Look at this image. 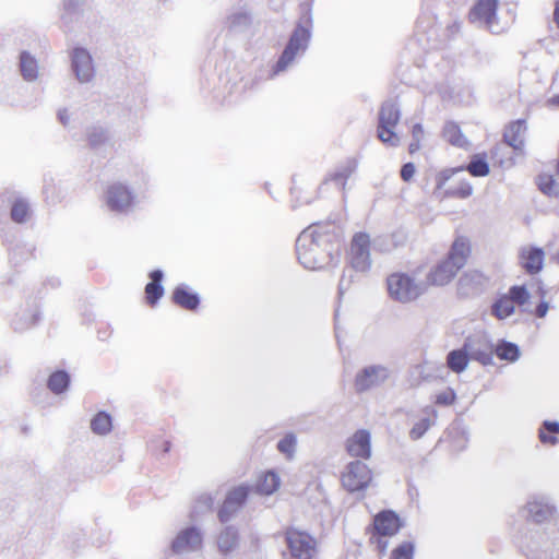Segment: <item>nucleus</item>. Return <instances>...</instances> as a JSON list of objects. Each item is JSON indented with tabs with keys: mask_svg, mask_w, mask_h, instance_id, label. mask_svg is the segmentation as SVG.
Segmentation results:
<instances>
[{
	"mask_svg": "<svg viewBox=\"0 0 559 559\" xmlns=\"http://www.w3.org/2000/svg\"><path fill=\"white\" fill-rule=\"evenodd\" d=\"M546 295V292L544 289H540V296L544 298Z\"/></svg>",
	"mask_w": 559,
	"mask_h": 559,
	"instance_id": "3c124183",
	"label": "nucleus"
},
{
	"mask_svg": "<svg viewBox=\"0 0 559 559\" xmlns=\"http://www.w3.org/2000/svg\"><path fill=\"white\" fill-rule=\"evenodd\" d=\"M554 21L556 23V25L558 26L559 28V0L556 1L555 3V9H554Z\"/></svg>",
	"mask_w": 559,
	"mask_h": 559,
	"instance_id": "8fccbe9b",
	"label": "nucleus"
},
{
	"mask_svg": "<svg viewBox=\"0 0 559 559\" xmlns=\"http://www.w3.org/2000/svg\"><path fill=\"white\" fill-rule=\"evenodd\" d=\"M454 275V245L449 250L447 258L435 265L428 276L427 285L443 286L451 282Z\"/></svg>",
	"mask_w": 559,
	"mask_h": 559,
	"instance_id": "f8f14e48",
	"label": "nucleus"
},
{
	"mask_svg": "<svg viewBox=\"0 0 559 559\" xmlns=\"http://www.w3.org/2000/svg\"><path fill=\"white\" fill-rule=\"evenodd\" d=\"M495 353L500 359L509 361H514L519 357L518 346L509 342H502L501 344L497 345Z\"/></svg>",
	"mask_w": 559,
	"mask_h": 559,
	"instance_id": "c9c22d12",
	"label": "nucleus"
},
{
	"mask_svg": "<svg viewBox=\"0 0 559 559\" xmlns=\"http://www.w3.org/2000/svg\"><path fill=\"white\" fill-rule=\"evenodd\" d=\"M249 493V487L239 486L231 489L218 511L221 522H227L230 516L245 503Z\"/></svg>",
	"mask_w": 559,
	"mask_h": 559,
	"instance_id": "f3484780",
	"label": "nucleus"
},
{
	"mask_svg": "<svg viewBox=\"0 0 559 559\" xmlns=\"http://www.w3.org/2000/svg\"><path fill=\"white\" fill-rule=\"evenodd\" d=\"M402 527V519L392 510H382L373 516L366 533L369 535V543L374 546L380 557L386 554L389 544L385 538L396 535Z\"/></svg>",
	"mask_w": 559,
	"mask_h": 559,
	"instance_id": "f257e3e1",
	"label": "nucleus"
},
{
	"mask_svg": "<svg viewBox=\"0 0 559 559\" xmlns=\"http://www.w3.org/2000/svg\"><path fill=\"white\" fill-rule=\"evenodd\" d=\"M20 67L22 75L25 80L32 81L37 78V62L36 60L27 52H22L20 57Z\"/></svg>",
	"mask_w": 559,
	"mask_h": 559,
	"instance_id": "2f4dec72",
	"label": "nucleus"
},
{
	"mask_svg": "<svg viewBox=\"0 0 559 559\" xmlns=\"http://www.w3.org/2000/svg\"><path fill=\"white\" fill-rule=\"evenodd\" d=\"M342 487L350 492L365 491L373 481L372 469L364 462H349L341 473Z\"/></svg>",
	"mask_w": 559,
	"mask_h": 559,
	"instance_id": "39448f33",
	"label": "nucleus"
},
{
	"mask_svg": "<svg viewBox=\"0 0 559 559\" xmlns=\"http://www.w3.org/2000/svg\"><path fill=\"white\" fill-rule=\"evenodd\" d=\"M370 248L371 240L367 233H356L347 251V259L350 266L359 272H366L370 269Z\"/></svg>",
	"mask_w": 559,
	"mask_h": 559,
	"instance_id": "9d476101",
	"label": "nucleus"
},
{
	"mask_svg": "<svg viewBox=\"0 0 559 559\" xmlns=\"http://www.w3.org/2000/svg\"><path fill=\"white\" fill-rule=\"evenodd\" d=\"M31 215L28 203L22 199L13 202L11 207V218L17 224L25 223Z\"/></svg>",
	"mask_w": 559,
	"mask_h": 559,
	"instance_id": "72a5a7b5",
	"label": "nucleus"
},
{
	"mask_svg": "<svg viewBox=\"0 0 559 559\" xmlns=\"http://www.w3.org/2000/svg\"><path fill=\"white\" fill-rule=\"evenodd\" d=\"M493 349L489 342L480 336L469 337L462 349L456 350V372H461L469 359L483 365L491 362Z\"/></svg>",
	"mask_w": 559,
	"mask_h": 559,
	"instance_id": "423d86ee",
	"label": "nucleus"
},
{
	"mask_svg": "<svg viewBox=\"0 0 559 559\" xmlns=\"http://www.w3.org/2000/svg\"><path fill=\"white\" fill-rule=\"evenodd\" d=\"M73 71L81 82H88L94 76L92 57L87 50L75 48L71 55Z\"/></svg>",
	"mask_w": 559,
	"mask_h": 559,
	"instance_id": "a211bd4d",
	"label": "nucleus"
},
{
	"mask_svg": "<svg viewBox=\"0 0 559 559\" xmlns=\"http://www.w3.org/2000/svg\"><path fill=\"white\" fill-rule=\"evenodd\" d=\"M455 141H456V145H459L460 144V139H459L457 134H456Z\"/></svg>",
	"mask_w": 559,
	"mask_h": 559,
	"instance_id": "603ef678",
	"label": "nucleus"
},
{
	"mask_svg": "<svg viewBox=\"0 0 559 559\" xmlns=\"http://www.w3.org/2000/svg\"><path fill=\"white\" fill-rule=\"evenodd\" d=\"M473 192V187L469 183H461L459 188H456V197L466 198L469 197Z\"/></svg>",
	"mask_w": 559,
	"mask_h": 559,
	"instance_id": "49530a36",
	"label": "nucleus"
},
{
	"mask_svg": "<svg viewBox=\"0 0 559 559\" xmlns=\"http://www.w3.org/2000/svg\"><path fill=\"white\" fill-rule=\"evenodd\" d=\"M500 0H476L468 11V22L485 27L492 34H500L504 27L500 25L498 9Z\"/></svg>",
	"mask_w": 559,
	"mask_h": 559,
	"instance_id": "20e7f679",
	"label": "nucleus"
},
{
	"mask_svg": "<svg viewBox=\"0 0 559 559\" xmlns=\"http://www.w3.org/2000/svg\"><path fill=\"white\" fill-rule=\"evenodd\" d=\"M171 300L178 307L189 311L197 310L200 305L199 296L186 285H179L174 289Z\"/></svg>",
	"mask_w": 559,
	"mask_h": 559,
	"instance_id": "4be33fe9",
	"label": "nucleus"
},
{
	"mask_svg": "<svg viewBox=\"0 0 559 559\" xmlns=\"http://www.w3.org/2000/svg\"><path fill=\"white\" fill-rule=\"evenodd\" d=\"M385 284L389 297L401 304L415 301L425 293V286L404 272L391 273Z\"/></svg>",
	"mask_w": 559,
	"mask_h": 559,
	"instance_id": "7ed1b4c3",
	"label": "nucleus"
},
{
	"mask_svg": "<svg viewBox=\"0 0 559 559\" xmlns=\"http://www.w3.org/2000/svg\"><path fill=\"white\" fill-rule=\"evenodd\" d=\"M416 168L413 163H406L401 168V178L403 181L408 182L413 179Z\"/></svg>",
	"mask_w": 559,
	"mask_h": 559,
	"instance_id": "c03bdc74",
	"label": "nucleus"
},
{
	"mask_svg": "<svg viewBox=\"0 0 559 559\" xmlns=\"http://www.w3.org/2000/svg\"><path fill=\"white\" fill-rule=\"evenodd\" d=\"M538 438L543 444H557L559 442V424L556 421H544L539 429Z\"/></svg>",
	"mask_w": 559,
	"mask_h": 559,
	"instance_id": "c85d7f7f",
	"label": "nucleus"
},
{
	"mask_svg": "<svg viewBox=\"0 0 559 559\" xmlns=\"http://www.w3.org/2000/svg\"><path fill=\"white\" fill-rule=\"evenodd\" d=\"M310 33L308 28L298 25L292 34L289 41L276 63V71H283L295 59L296 55L306 49Z\"/></svg>",
	"mask_w": 559,
	"mask_h": 559,
	"instance_id": "9b49d317",
	"label": "nucleus"
},
{
	"mask_svg": "<svg viewBox=\"0 0 559 559\" xmlns=\"http://www.w3.org/2000/svg\"><path fill=\"white\" fill-rule=\"evenodd\" d=\"M555 103L559 104V96L554 99Z\"/></svg>",
	"mask_w": 559,
	"mask_h": 559,
	"instance_id": "864d4df0",
	"label": "nucleus"
},
{
	"mask_svg": "<svg viewBox=\"0 0 559 559\" xmlns=\"http://www.w3.org/2000/svg\"><path fill=\"white\" fill-rule=\"evenodd\" d=\"M69 382V374L66 371L59 370L50 374L47 385L50 391L60 394L68 389Z\"/></svg>",
	"mask_w": 559,
	"mask_h": 559,
	"instance_id": "7c9ffc66",
	"label": "nucleus"
},
{
	"mask_svg": "<svg viewBox=\"0 0 559 559\" xmlns=\"http://www.w3.org/2000/svg\"><path fill=\"white\" fill-rule=\"evenodd\" d=\"M148 276L151 282L145 285V301L148 306L154 307L164 295V287L162 286L163 273L159 270H154Z\"/></svg>",
	"mask_w": 559,
	"mask_h": 559,
	"instance_id": "5701e85b",
	"label": "nucleus"
},
{
	"mask_svg": "<svg viewBox=\"0 0 559 559\" xmlns=\"http://www.w3.org/2000/svg\"><path fill=\"white\" fill-rule=\"evenodd\" d=\"M412 141L408 145V153L411 155L417 153L421 148V144L425 138V131L420 123H415L411 129Z\"/></svg>",
	"mask_w": 559,
	"mask_h": 559,
	"instance_id": "e433bc0d",
	"label": "nucleus"
},
{
	"mask_svg": "<svg viewBox=\"0 0 559 559\" xmlns=\"http://www.w3.org/2000/svg\"><path fill=\"white\" fill-rule=\"evenodd\" d=\"M459 170H466L474 177H485L490 171L485 154L474 155L466 167L456 168V171Z\"/></svg>",
	"mask_w": 559,
	"mask_h": 559,
	"instance_id": "bb28decb",
	"label": "nucleus"
},
{
	"mask_svg": "<svg viewBox=\"0 0 559 559\" xmlns=\"http://www.w3.org/2000/svg\"><path fill=\"white\" fill-rule=\"evenodd\" d=\"M548 309H549L548 302L542 301L540 304L537 305V307L535 309V316L537 318H544L547 314Z\"/></svg>",
	"mask_w": 559,
	"mask_h": 559,
	"instance_id": "de8ad7c7",
	"label": "nucleus"
},
{
	"mask_svg": "<svg viewBox=\"0 0 559 559\" xmlns=\"http://www.w3.org/2000/svg\"><path fill=\"white\" fill-rule=\"evenodd\" d=\"M106 141L104 130L94 129L87 134V142L91 147H97Z\"/></svg>",
	"mask_w": 559,
	"mask_h": 559,
	"instance_id": "37998d69",
	"label": "nucleus"
},
{
	"mask_svg": "<svg viewBox=\"0 0 559 559\" xmlns=\"http://www.w3.org/2000/svg\"><path fill=\"white\" fill-rule=\"evenodd\" d=\"M415 546L412 542H403L392 549L389 559H413Z\"/></svg>",
	"mask_w": 559,
	"mask_h": 559,
	"instance_id": "58836bf2",
	"label": "nucleus"
},
{
	"mask_svg": "<svg viewBox=\"0 0 559 559\" xmlns=\"http://www.w3.org/2000/svg\"><path fill=\"white\" fill-rule=\"evenodd\" d=\"M436 419V413L433 409H425L421 417L414 424L409 431V437L413 440L421 438L425 432L433 425Z\"/></svg>",
	"mask_w": 559,
	"mask_h": 559,
	"instance_id": "393cba45",
	"label": "nucleus"
},
{
	"mask_svg": "<svg viewBox=\"0 0 559 559\" xmlns=\"http://www.w3.org/2000/svg\"><path fill=\"white\" fill-rule=\"evenodd\" d=\"M545 252L540 248H523L520 252V263L527 274L534 275L542 271Z\"/></svg>",
	"mask_w": 559,
	"mask_h": 559,
	"instance_id": "412c9836",
	"label": "nucleus"
},
{
	"mask_svg": "<svg viewBox=\"0 0 559 559\" xmlns=\"http://www.w3.org/2000/svg\"><path fill=\"white\" fill-rule=\"evenodd\" d=\"M454 169L447 168L435 174L433 176V189L431 192L432 198L442 202L449 199L454 193Z\"/></svg>",
	"mask_w": 559,
	"mask_h": 559,
	"instance_id": "dca6fc26",
	"label": "nucleus"
},
{
	"mask_svg": "<svg viewBox=\"0 0 559 559\" xmlns=\"http://www.w3.org/2000/svg\"><path fill=\"white\" fill-rule=\"evenodd\" d=\"M257 490L263 495H271L280 487V478L273 472L263 473L257 481Z\"/></svg>",
	"mask_w": 559,
	"mask_h": 559,
	"instance_id": "c756f323",
	"label": "nucleus"
},
{
	"mask_svg": "<svg viewBox=\"0 0 559 559\" xmlns=\"http://www.w3.org/2000/svg\"><path fill=\"white\" fill-rule=\"evenodd\" d=\"M296 251L299 262L308 270L321 269L326 259L325 251L312 234H305L297 240Z\"/></svg>",
	"mask_w": 559,
	"mask_h": 559,
	"instance_id": "1a4fd4ad",
	"label": "nucleus"
},
{
	"mask_svg": "<svg viewBox=\"0 0 559 559\" xmlns=\"http://www.w3.org/2000/svg\"><path fill=\"white\" fill-rule=\"evenodd\" d=\"M354 168L350 166L342 167L329 175L326 181H333L341 186L344 190L348 178L352 176Z\"/></svg>",
	"mask_w": 559,
	"mask_h": 559,
	"instance_id": "a19ab883",
	"label": "nucleus"
},
{
	"mask_svg": "<svg viewBox=\"0 0 559 559\" xmlns=\"http://www.w3.org/2000/svg\"><path fill=\"white\" fill-rule=\"evenodd\" d=\"M526 131V121L518 119L510 121L502 133L503 143L514 151L522 152L524 148V133Z\"/></svg>",
	"mask_w": 559,
	"mask_h": 559,
	"instance_id": "aec40b11",
	"label": "nucleus"
},
{
	"mask_svg": "<svg viewBox=\"0 0 559 559\" xmlns=\"http://www.w3.org/2000/svg\"><path fill=\"white\" fill-rule=\"evenodd\" d=\"M400 110L393 103H385L379 111V123L377 128L378 139L389 146H397L400 138L394 129L400 121Z\"/></svg>",
	"mask_w": 559,
	"mask_h": 559,
	"instance_id": "0eeeda50",
	"label": "nucleus"
},
{
	"mask_svg": "<svg viewBox=\"0 0 559 559\" xmlns=\"http://www.w3.org/2000/svg\"><path fill=\"white\" fill-rule=\"evenodd\" d=\"M346 450L353 457L368 460L371 456L370 433L367 430H357L346 441Z\"/></svg>",
	"mask_w": 559,
	"mask_h": 559,
	"instance_id": "6ab92c4d",
	"label": "nucleus"
},
{
	"mask_svg": "<svg viewBox=\"0 0 559 559\" xmlns=\"http://www.w3.org/2000/svg\"><path fill=\"white\" fill-rule=\"evenodd\" d=\"M238 545V533L231 528L226 527L217 537V547L223 555H228Z\"/></svg>",
	"mask_w": 559,
	"mask_h": 559,
	"instance_id": "cd10ccee",
	"label": "nucleus"
},
{
	"mask_svg": "<svg viewBox=\"0 0 559 559\" xmlns=\"http://www.w3.org/2000/svg\"><path fill=\"white\" fill-rule=\"evenodd\" d=\"M483 274L478 271L464 273L459 280V288L462 294L468 295L479 289L483 284Z\"/></svg>",
	"mask_w": 559,
	"mask_h": 559,
	"instance_id": "a878e982",
	"label": "nucleus"
},
{
	"mask_svg": "<svg viewBox=\"0 0 559 559\" xmlns=\"http://www.w3.org/2000/svg\"><path fill=\"white\" fill-rule=\"evenodd\" d=\"M111 428V417L105 412L97 413L91 420V429L97 435H106Z\"/></svg>",
	"mask_w": 559,
	"mask_h": 559,
	"instance_id": "473e14b6",
	"label": "nucleus"
},
{
	"mask_svg": "<svg viewBox=\"0 0 559 559\" xmlns=\"http://www.w3.org/2000/svg\"><path fill=\"white\" fill-rule=\"evenodd\" d=\"M528 518L534 523H543L555 513V508L547 502L533 500L527 503Z\"/></svg>",
	"mask_w": 559,
	"mask_h": 559,
	"instance_id": "b1692460",
	"label": "nucleus"
},
{
	"mask_svg": "<svg viewBox=\"0 0 559 559\" xmlns=\"http://www.w3.org/2000/svg\"><path fill=\"white\" fill-rule=\"evenodd\" d=\"M285 545L292 559H316L319 542L309 532L288 526L283 531Z\"/></svg>",
	"mask_w": 559,
	"mask_h": 559,
	"instance_id": "f03ea898",
	"label": "nucleus"
},
{
	"mask_svg": "<svg viewBox=\"0 0 559 559\" xmlns=\"http://www.w3.org/2000/svg\"><path fill=\"white\" fill-rule=\"evenodd\" d=\"M388 370L381 366H370L362 369L355 378V389L357 392L367 391L388 379Z\"/></svg>",
	"mask_w": 559,
	"mask_h": 559,
	"instance_id": "2eb2a0df",
	"label": "nucleus"
},
{
	"mask_svg": "<svg viewBox=\"0 0 559 559\" xmlns=\"http://www.w3.org/2000/svg\"><path fill=\"white\" fill-rule=\"evenodd\" d=\"M537 186L539 190L547 195L558 194L556 180L554 176L549 174H540L537 177Z\"/></svg>",
	"mask_w": 559,
	"mask_h": 559,
	"instance_id": "4c0bfd02",
	"label": "nucleus"
},
{
	"mask_svg": "<svg viewBox=\"0 0 559 559\" xmlns=\"http://www.w3.org/2000/svg\"><path fill=\"white\" fill-rule=\"evenodd\" d=\"M447 364L451 370H454V350H451L447 356Z\"/></svg>",
	"mask_w": 559,
	"mask_h": 559,
	"instance_id": "09e8293b",
	"label": "nucleus"
},
{
	"mask_svg": "<svg viewBox=\"0 0 559 559\" xmlns=\"http://www.w3.org/2000/svg\"><path fill=\"white\" fill-rule=\"evenodd\" d=\"M202 545V535L195 527H188L180 531L171 543L174 554L198 550Z\"/></svg>",
	"mask_w": 559,
	"mask_h": 559,
	"instance_id": "4468645a",
	"label": "nucleus"
},
{
	"mask_svg": "<svg viewBox=\"0 0 559 559\" xmlns=\"http://www.w3.org/2000/svg\"><path fill=\"white\" fill-rule=\"evenodd\" d=\"M490 157L495 164L503 167L506 165H512V157L508 156L507 150L502 144H496L490 151Z\"/></svg>",
	"mask_w": 559,
	"mask_h": 559,
	"instance_id": "ea45409f",
	"label": "nucleus"
},
{
	"mask_svg": "<svg viewBox=\"0 0 559 559\" xmlns=\"http://www.w3.org/2000/svg\"><path fill=\"white\" fill-rule=\"evenodd\" d=\"M296 448V438L293 433L286 435L277 444V449L281 453L287 457H292Z\"/></svg>",
	"mask_w": 559,
	"mask_h": 559,
	"instance_id": "79ce46f5",
	"label": "nucleus"
},
{
	"mask_svg": "<svg viewBox=\"0 0 559 559\" xmlns=\"http://www.w3.org/2000/svg\"><path fill=\"white\" fill-rule=\"evenodd\" d=\"M471 253L472 248L469 240L464 237L456 238V270L466 263Z\"/></svg>",
	"mask_w": 559,
	"mask_h": 559,
	"instance_id": "f704fd0d",
	"label": "nucleus"
},
{
	"mask_svg": "<svg viewBox=\"0 0 559 559\" xmlns=\"http://www.w3.org/2000/svg\"><path fill=\"white\" fill-rule=\"evenodd\" d=\"M528 299L530 293L526 287L514 285L492 304L491 313L499 320L507 319L515 312L516 306H524Z\"/></svg>",
	"mask_w": 559,
	"mask_h": 559,
	"instance_id": "6e6552de",
	"label": "nucleus"
},
{
	"mask_svg": "<svg viewBox=\"0 0 559 559\" xmlns=\"http://www.w3.org/2000/svg\"><path fill=\"white\" fill-rule=\"evenodd\" d=\"M454 402L453 392H444L436 396V404L439 405H451Z\"/></svg>",
	"mask_w": 559,
	"mask_h": 559,
	"instance_id": "a18cd8bd",
	"label": "nucleus"
},
{
	"mask_svg": "<svg viewBox=\"0 0 559 559\" xmlns=\"http://www.w3.org/2000/svg\"><path fill=\"white\" fill-rule=\"evenodd\" d=\"M106 202L111 211L122 212L132 205L133 197L127 186L112 183L107 188Z\"/></svg>",
	"mask_w": 559,
	"mask_h": 559,
	"instance_id": "ddd939ff",
	"label": "nucleus"
}]
</instances>
